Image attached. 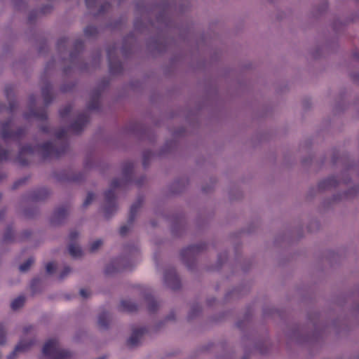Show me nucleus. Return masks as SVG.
<instances>
[{
  "instance_id": "nucleus-1",
  "label": "nucleus",
  "mask_w": 359,
  "mask_h": 359,
  "mask_svg": "<svg viewBox=\"0 0 359 359\" xmlns=\"http://www.w3.org/2000/svg\"><path fill=\"white\" fill-rule=\"evenodd\" d=\"M59 352L60 349L55 340L47 341L43 347V354L50 359H59Z\"/></svg>"
},
{
  "instance_id": "nucleus-2",
  "label": "nucleus",
  "mask_w": 359,
  "mask_h": 359,
  "mask_svg": "<svg viewBox=\"0 0 359 359\" xmlns=\"http://www.w3.org/2000/svg\"><path fill=\"white\" fill-rule=\"evenodd\" d=\"M217 180L215 177H209L205 180V184L203 186V192H210L216 185Z\"/></svg>"
},
{
  "instance_id": "nucleus-3",
  "label": "nucleus",
  "mask_w": 359,
  "mask_h": 359,
  "mask_svg": "<svg viewBox=\"0 0 359 359\" xmlns=\"http://www.w3.org/2000/svg\"><path fill=\"white\" fill-rule=\"evenodd\" d=\"M337 184V180L334 177H331L320 182L319 187L320 189H328L335 187Z\"/></svg>"
},
{
  "instance_id": "nucleus-4",
  "label": "nucleus",
  "mask_w": 359,
  "mask_h": 359,
  "mask_svg": "<svg viewBox=\"0 0 359 359\" xmlns=\"http://www.w3.org/2000/svg\"><path fill=\"white\" fill-rule=\"evenodd\" d=\"M141 336H142L141 331L135 332L132 334V336L130 337L128 342L131 345H136L138 343V341H140Z\"/></svg>"
},
{
  "instance_id": "nucleus-5",
  "label": "nucleus",
  "mask_w": 359,
  "mask_h": 359,
  "mask_svg": "<svg viewBox=\"0 0 359 359\" xmlns=\"http://www.w3.org/2000/svg\"><path fill=\"white\" fill-rule=\"evenodd\" d=\"M69 253L73 257H79L81 254V250L80 247L76 244L70 245L69 248Z\"/></svg>"
},
{
  "instance_id": "nucleus-6",
  "label": "nucleus",
  "mask_w": 359,
  "mask_h": 359,
  "mask_svg": "<svg viewBox=\"0 0 359 359\" xmlns=\"http://www.w3.org/2000/svg\"><path fill=\"white\" fill-rule=\"evenodd\" d=\"M24 298L22 297H18L16 298L15 299H14L12 302V308L13 309H19L20 306H22V304H24Z\"/></svg>"
},
{
  "instance_id": "nucleus-7",
  "label": "nucleus",
  "mask_w": 359,
  "mask_h": 359,
  "mask_svg": "<svg viewBox=\"0 0 359 359\" xmlns=\"http://www.w3.org/2000/svg\"><path fill=\"white\" fill-rule=\"evenodd\" d=\"M102 244V242L101 240H99V239H97L94 241H93L90 244V251L92 252H94L96 250H97Z\"/></svg>"
},
{
  "instance_id": "nucleus-8",
  "label": "nucleus",
  "mask_w": 359,
  "mask_h": 359,
  "mask_svg": "<svg viewBox=\"0 0 359 359\" xmlns=\"http://www.w3.org/2000/svg\"><path fill=\"white\" fill-rule=\"evenodd\" d=\"M32 262H33V260L32 259H28L25 264H22L20 266V270L21 271H25L26 270L28 269V268L32 264Z\"/></svg>"
},
{
  "instance_id": "nucleus-9",
  "label": "nucleus",
  "mask_w": 359,
  "mask_h": 359,
  "mask_svg": "<svg viewBox=\"0 0 359 359\" xmlns=\"http://www.w3.org/2000/svg\"><path fill=\"white\" fill-rule=\"evenodd\" d=\"M5 332L4 330L0 327V344H3L5 342Z\"/></svg>"
},
{
  "instance_id": "nucleus-10",
  "label": "nucleus",
  "mask_w": 359,
  "mask_h": 359,
  "mask_svg": "<svg viewBox=\"0 0 359 359\" xmlns=\"http://www.w3.org/2000/svg\"><path fill=\"white\" fill-rule=\"evenodd\" d=\"M26 346H27V344H24V343L22 342H20L15 348V351H23L26 349Z\"/></svg>"
},
{
  "instance_id": "nucleus-11",
  "label": "nucleus",
  "mask_w": 359,
  "mask_h": 359,
  "mask_svg": "<svg viewBox=\"0 0 359 359\" xmlns=\"http://www.w3.org/2000/svg\"><path fill=\"white\" fill-rule=\"evenodd\" d=\"M200 313V309H192L190 312V317L194 318L195 316Z\"/></svg>"
},
{
  "instance_id": "nucleus-12",
  "label": "nucleus",
  "mask_w": 359,
  "mask_h": 359,
  "mask_svg": "<svg viewBox=\"0 0 359 359\" xmlns=\"http://www.w3.org/2000/svg\"><path fill=\"white\" fill-rule=\"evenodd\" d=\"M55 264L54 263H48L46 266V270L48 272L51 273L53 269H55Z\"/></svg>"
},
{
  "instance_id": "nucleus-13",
  "label": "nucleus",
  "mask_w": 359,
  "mask_h": 359,
  "mask_svg": "<svg viewBox=\"0 0 359 359\" xmlns=\"http://www.w3.org/2000/svg\"><path fill=\"white\" fill-rule=\"evenodd\" d=\"M81 294L82 296H83V297H86V293L84 292V291H83V290H81Z\"/></svg>"
}]
</instances>
